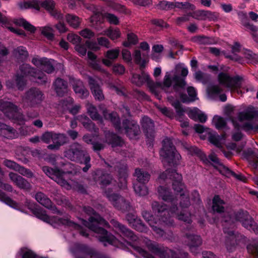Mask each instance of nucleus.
<instances>
[{
  "instance_id": "nucleus-1",
  "label": "nucleus",
  "mask_w": 258,
  "mask_h": 258,
  "mask_svg": "<svg viewBox=\"0 0 258 258\" xmlns=\"http://www.w3.org/2000/svg\"><path fill=\"white\" fill-rule=\"evenodd\" d=\"M171 173L170 178L173 180V186L175 191L180 192V208L173 206L169 209H167L165 207L166 205H160L158 202H154L152 203V208L155 212H157V216L161 218L159 219V224L167 225L171 224L172 220L168 222L167 216H169V218H176L178 220L189 223L190 222V215L184 209L187 207L190 202L188 197L185 195L184 192H182L183 190L184 185L181 183L182 176L181 174H178L174 170L170 171L167 169L165 173L161 174L159 178L160 179H164L167 177V174Z\"/></svg>"
},
{
  "instance_id": "nucleus-2",
  "label": "nucleus",
  "mask_w": 258,
  "mask_h": 258,
  "mask_svg": "<svg viewBox=\"0 0 258 258\" xmlns=\"http://www.w3.org/2000/svg\"><path fill=\"white\" fill-rule=\"evenodd\" d=\"M85 210L87 214L92 216L89 218V222L83 221V224L98 234L97 236L99 240L103 242L105 245L109 244L118 247H122V243L120 240L114 236L108 234L104 229L98 226L99 225L107 226L108 224L107 222L96 214L92 208H85Z\"/></svg>"
},
{
  "instance_id": "nucleus-3",
  "label": "nucleus",
  "mask_w": 258,
  "mask_h": 258,
  "mask_svg": "<svg viewBox=\"0 0 258 258\" xmlns=\"http://www.w3.org/2000/svg\"><path fill=\"white\" fill-rule=\"evenodd\" d=\"M145 243L148 249L151 252V254L148 253L142 248L137 247L136 248V250L144 258H179V257H177L176 253L171 250H166L165 251L161 250L157 245L150 240L147 239ZM186 257L187 254L184 253L181 254L180 258H186Z\"/></svg>"
},
{
  "instance_id": "nucleus-4",
  "label": "nucleus",
  "mask_w": 258,
  "mask_h": 258,
  "mask_svg": "<svg viewBox=\"0 0 258 258\" xmlns=\"http://www.w3.org/2000/svg\"><path fill=\"white\" fill-rule=\"evenodd\" d=\"M160 156L165 167L166 164L172 166L177 164L181 158L180 155L177 153L172 145L171 140L169 138H165L163 141V147L160 151Z\"/></svg>"
},
{
  "instance_id": "nucleus-5",
  "label": "nucleus",
  "mask_w": 258,
  "mask_h": 258,
  "mask_svg": "<svg viewBox=\"0 0 258 258\" xmlns=\"http://www.w3.org/2000/svg\"><path fill=\"white\" fill-rule=\"evenodd\" d=\"M19 6L21 9L32 8L37 10H39L40 7H43L48 11L51 15L56 19L61 20L63 18L62 14L59 12L54 9V4L52 0H45L43 3H40L37 0L23 2L19 4Z\"/></svg>"
},
{
  "instance_id": "nucleus-6",
  "label": "nucleus",
  "mask_w": 258,
  "mask_h": 258,
  "mask_svg": "<svg viewBox=\"0 0 258 258\" xmlns=\"http://www.w3.org/2000/svg\"><path fill=\"white\" fill-rule=\"evenodd\" d=\"M20 74H23L20 76H17L16 79V84L19 89H22L23 87L25 84V77L28 75L33 77L38 80L36 81L39 83L45 82V75L41 72H36L35 70L30 67L27 64H23L20 68Z\"/></svg>"
},
{
  "instance_id": "nucleus-7",
  "label": "nucleus",
  "mask_w": 258,
  "mask_h": 258,
  "mask_svg": "<svg viewBox=\"0 0 258 258\" xmlns=\"http://www.w3.org/2000/svg\"><path fill=\"white\" fill-rule=\"evenodd\" d=\"M173 82L174 83L173 89L177 94L180 95V98L183 102H189L198 99L197 98L196 91L192 87H189L187 88L189 97H187L186 95L180 93L181 90L183 89L186 85L184 79L181 78L179 76H175L173 78Z\"/></svg>"
},
{
  "instance_id": "nucleus-8",
  "label": "nucleus",
  "mask_w": 258,
  "mask_h": 258,
  "mask_svg": "<svg viewBox=\"0 0 258 258\" xmlns=\"http://www.w3.org/2000/svg\"><path fill=\"white\" fill-rule=\"evenodd\" d=\"M65 156L73 161H79L81 163L86 164V167L83 168V171L86 172L90 166L88 163L90 158L89 156L81 150V146L78 144H74L69 150L66 151Z\"/></svg>"
},
{
  "instance_id": "nucleus-9",
  "label": "nucleus",
  "mask_w": 258,
  "mask_h": 258,
  "mask_svg": "<svg viewBox=\"0 0 258 258\" xmlns=\"http://www.w3.org/2000/svg\"><path fill=\"white\" fill-rule=\"evenodd\" d=\"M34 214L38 218L50 224L54 227H57L61 225H64L74 227L78 230L80 229L79 225L72 222L68 219H61L58 217H49L46 214L45 211L40 209H37L35 211Z\"/></svg>"
},
{
  "instance_id": "nucleus-10",
  "label": "nucleus",
  "mask_w": 258,
  "mask_h": 258,
  "mask_svg": "<svg viewBox=\"0 0 258 258\" xmlns=\"http://www.w3.org/2000/svg\"><path fill=\"white\" fill-rule=\"evenodd\" d=\"M218 80L219 84L229 89L231 91H237L242 86L243 80L242 78L236 76L231 77L229 74L221 73L218 75Z\"/></svg>"
},
{
  "instance_id": "nucleus-11",
  "label": "nucleus",
  "mask_w": 258,
  "mask_h": 258,
  "mask_svg": "<svg viewBox=\"0 0 258 258\" xmlns=\"http://www.w3.org/2000/svg\"><path fill=\"white\" fill-rule=\"evenodd\" d=\"M43 171L48 176L64 188L70 189L72 188V185L66 180V179L68 177L67 172L69 173H73V171H69L67 172L61 173L59 170H54L47 166L43 167Z\"/></svg>"
},
{
  "instance_id": "nucleus-12",
  "label": "nucleus",
  "mask_w": 258,
  "mask_h": 258,
  "mask_svg": "<svg viewBox=\"0 0 258 258\" xmlns=\"http://www.w3.org/2000/svg\"><path fill=\"white\" fill-rule=\"evenodd\" d=\"M0 110L10 119L13 120L18 124H22L24 122L22 114L18 111L17 107L10 102L0 100Z\"/></svg>"
},
{
  "instance_id": "nucleus-13",
  "label": "nucleus",
  "mask_w": 258,
  "mask_h": 258,
  "mask_svg": "<svg viewBox=\"0 0 258 258\" xmlns=\"http://www.w3.org/2000/svg\"><path fill=\"white\" fill-rule=\"evenodd\" d=\"M137 181L134 184L135 192L140 196H144L148 194V189L144 183L149 181L150 175L141 169H137L135 173Z\"/></svg>"
},
{
  "instance_id": "nucleus-14",
  "label": "nucleus",
  "mask_w": 258,
  "mask_h": 258,
  "mask_svg": "<svg viewBox=\"0 0 258 258\" xmlns=\"http://www.w3.org/2000/svg\"><path fill=\"white\" fill-rule=\"evenodd\" d=\"M42 140L45 143L53 142L48 148L50 149H57L62 145L66 140V137L62 134H56L51 132H46L42 136Z\"/></svg>"
},
{
  "instance_id": "nucleus-15",
  "label": "nucleus",
  "mask_w": 258,
  "mask_h": 258,
  "mask_svg": "<svg viewBox=\"0 0 258 258\" xmlns=\"http://www.w3.org/2000/svg\"><path fill=\"white\" fill-rule=\"evenodd\" d=\"M236 218L247 229L252 230L254 233L258 232L257 226L246 212H239L236 215Z\"/></svg>"
},
{
  "instance_id": "nucleus-16",
  "label": "nucleus",
  "mask_w": 258,
  "mask_h": 258,
  "mask_svg": "<svg viewBox=\"0 0 258 258\" xmlns=\"http://www.w3.org/2000/svg\"><path fill=\"white\" fill-rule=\"evenodd\" d=\"M173 80H172L170 78V73L167 72L164 77L163 82L162 84L157 83L156 84L154 83L155 86H154V91L153 92L151 90V91L154 93L155 95L158 97V99H160V97H158V91L160 90H162L166 92H168V90L170 89Z\"/></svg>"
},
{
  "instance_id": "nucleus-17",
  "label": "nucleus",
  "mask_w": 258,
  "mask_h": 258,
  "mask_svg": "<svg viewBox=\"0 0 258 258\" xmlns=\"http://www.w3.org/2000/svg\"><path fill=\"white\" fill-rule=\"evenodd\" d=\"M173 80H172L170 78V73L167 72L164 77L163 82L162 84L157 83L156 84L154 83L155 86H154V91L153 92L151 90V91L154 93L155 95L158 97V99H160V97H158V91L160 90H162L166 92H168V90L170 89Z\"/></svg>"
},
{
  "instance_id": "nucleus-18",
  "label": "nucleus",
  "mask_w": 258,
  "mask_h": 258,
  "mask_svg": "<svg viewBox=\"0 0 258 258\" xmlns=\"http://www.w3.org/2000/svg\"><path fill=\"white\" fill-rule=\"evenodd\" d=\"M109 200L112 203L113 206L116 208L124 210L127 209L128 204L124 200L122 197L118 196L116 194H106Z\"/></svg>"
},
{
  "instance_id": "nucleus-19",
  "label": "nucleus",
  "mask_w": 258,
  "mask_h": 258,
  "mask_svg": "<svg viewBox=\"0 0 258 258\" xmlns=\"http://www.w3.org/2000/svg\"><path fill=\"white\" fill-rule=\"evenodd\" d=\"M119 52L120 50L118 48L107 51L104 54L105 58L102 60V63L107 67H110L113 61L117 58Z\"/></svg>"
},
{
  "instance_id": "nucleus-20",
  "label": "nucleus",
  "mask_w": 258,
  "mask_h": 258,
  "mask_svg": "<svg viewBox=\"0 0 258 258\" xmlns=\"http://www.w3.org/2000/svg\"><path fill=\"white\" fill-rule=\"evenodd\" d=\"M132 81L138 86L141 85L144 82H147L150 90L153 92L155 91L154 83L150 80L149 76L147 74H143L142 76L139 75H134L132 79Z\"/></svg>"
},
{
  "instance_id": "nucleus-21",
  "label": "nucleus",
  "mask_w": 258,
  "mask_h": 258,
  "mask_svg": "<svg viewBox=\"0 0 258 258\" xmlns=\"http://www.w3.org/2000/svg\"><path fill=\"white\" fill-rule=\"evenodd\" d=\"M4 164L8 168L18 171L21 174L24 176L28 177H31L33 176L32 173L29 170L20 166L18 164L12 161L6 160L4 161Z\"/></svg>"
},
{
  "instance_id": "nucleus-22",
  "label": "nucleus",
  "mask_w": 258,
  "mask_h": 258,
  "mask_svg": "<svg viewBox=\"0 0 258 258\" xmlns=\"http://www.w3.org/2000/svg\"><path fill=\"white\" fill-rule=\"evenodd\" d=\"M9 177L11 180L19 188L25 189L30 188V184L21 176L16 173L11 172L9 174Z\"/></svg>"
},
{
  "instance_id": "nucleus-23",
  "label": "nucleus",
  "mask_w": 258,
  "mask_h": 258,
  "mask_svg": "<svg viewBox=\"0 0 258 258\" xmlns=\"http://www.w3.org/2000/svg\"><path fill=\"white\" fill-rule=\"evenodd\" d=\"M216 167L220 173L226 176H232L239 180L243 181L244 182L245 181V178L242 174H236L222 164H218Z\"/></svg>"
},
{
  "instance_id": "nucleus-24",
  "label": "nucleus",
  "mask_w": 258,
  "mask_h": 258,
  "mask_svg": "<svg viewBox=\"0 0 258 258\" xmlns=\"http://www.w3.org/2000/svg\"><path fill=\"white\" fill-rule=\"evenodd\" d=\"M123 126L126 133L130 138H134L138 135L139 127L136 123L126 120V122H123Z\"/></svg>"
},
{
  "instance_id": "nucleus-25",
  "label": "nucleus",
  "mask_w": 258,
  "mask_h": 258,
  "mask_svg": "<svg viewBox=\"0 0 258 258\" xmlns=\"http://www.w3.org/2000/svg\"><path fill=\"white\" fill-rule=\"evenodd\" d=\"M89 83L91 90L95 98L98 100L103 99L104 96L100 86L97 83V81L92 78H89Z\"/></svg>"
},
{
  "instance_id": "nucleus-26",
  "label": "nucleus",
  "mask_w": 258,
  "mask_h": 258,
  "mask_svg": "<svg viewBox=\"0 0 258 258\" xmlns=\"http://www.w3.org/2000/svg\"><path fill=\"white\" fill-rule=\"evenodd\" d=\"M142 125L147 137L152 138L154 136V123L148 117H144Z\"/></svg>"
},
{
  "instance_id": "nucleus-27",
  "label": "nucleus",
  "mask_w": 258,
  "mask_h": 258,
  "mask_svg": "<svg viewBox=\"0 0 258 258\" xmlns=\"http://www.w3.org/2000/svg\"><path fill=\"white\" fill-rule=\"evenodd\" d=\"M218 14L209 11H199L194 13L192 16L194 18L199 20H214L218 17Z\"/></svg>"
},
{
  "instance_id": "nucleus-28",
  "label": "nucleus",
  "mask_w": 258,
  "mask_h": 258,
  "mask_svg": "<svg viewBox=\"0 0 258 258\" xmlns=\"http://www.w3.org/2000/svg\"><path fill=\"white\" fill-rule=\"evenodd\" d=\"M188 115L190 118L195 120H199L201 122H205L207 119L206 114L197 108L190 109L188 111Z\"/></svg>"
},
{
  "instance_id": "nucleus-29",
  "label": "nucleus",
  "mask_w": 258,
  "mask_h": 258,
  "mask_svg": "<svg viewBox=\"0 0 258 258\" xmlns=\"http://www.w3.org/2000/svg\"><path fill=\"white\" fill-rule=\"evenodd\" d=\"M28 97V100H30L32 106L39 103L43 98L41 92L38 89L32 90L29 92Z\"/></svg>"
},
{
  "instance_id": "nucleus-30",
  "label": "nucleus",
  "mask_w": 258,
  "mask_h": 258,
  "mask_svg": "<svg viewBox=\"0 0 258 258\" xmlns=\"http://www.w3.org/2000/svg\"><path fill=\"white\" fill-rule=\"evenodd\" d=\"M0 136L7 139H13L16 137L17 133L12 127L0 123Z\"/></svg>"
},
{
  "instance_id": "nucleus-31",
  "label": "nucleus",
  "mask_w": 258,
  "mask_h": 258,
  "mask_svg": "<svg viewBox=\"0 0 258 258\" xmlns=\"http://www.w3.org/2000/svg\"><path fill=\"white\" fill-rule=\"evenodd\" d=\"M224 201L221 200L219 196H215L213 199V210L217 213L224 212Z\"/></svg>"
},
{
  "instance_id": "nucleus-32",
  "label": "nucleus",
  "mask_w": 258,
  "mask_h": 258,
  "mask_svg": "<svg viewBox=\"0 0 258 258\" xmlns=\"http://www.w3.org/2000/svg\"><path fill=\"white\" fill-rule=\"evenodd\" d=\"M103 35H105L108 37L112 40H116L121 36V32L117 28L109 27L102 33Z\"/></svg>"
},
{
  "instance_id": "nucleus-33",
  "label": "nucleus",
  "mask_w": 258,
  "mask_h": 258,
  "mask_svg": "<svg viewBox=\"0 0 258 258\" xmlns=\"http://www.w3.org/2000/svg\"><path fill=\"white\" fill-rule=\"evenodd\" d=\"M55 90L58 95H62L67 91V83L60 79H57L54 84Z\"/></svg>"
},
{
  "instance_id": "nucleus-34",
  "label": "nucleus",
  "mask_w": 258,
  "mask_h": 258,
  "mask_svg": "<svg viewBox=\"0 0 258 258\" xmlns=\"http://www.w3.org/2000/svg\"><path fill=\"white\" fill-rule=\"evenodd\" d=\"M73 87L75 93L80 97H85L89 95L88 91L84 88L82 82L80 80L76 81Z\"/></svg>"
},
{
  "instance_id": "nucleus-35",
  "label": "nucleus",
  "mask_w": 258,
  "mask_h": 258,
  "mask_svg": "<svg viewBox=\"0 0 258 258\" xmlns=\"http://www.w3.org/2000/svg\"><path fill=\"white\" fill-rule=\"evenodd\" d=\"M35 199L38 202L46 208L48 209L52 208L51 201L43 193L41 192L37 193L35 196Z\"/></svg>"
},
{
  "instance_id": "nucleus-36",
  "label": "nucleus",
  "mask_w": 258,
  "mask_h": 258,
  "mask_svg": "<svg viewBox=\"0 0 258 258\" xmlns=\"http://www.w3.org/2000/svg\"><path fill=\"white\" fill-rule=\"evenodd\" d=\"M158 192L160 197L162 198L163 201L171 203L170 204L172 205L174 200L171 198L169 191L166 188L160 186L158 188Z\"/></svg>"
},
{
  "instance_id": "nucleus-37",
  "label": "nucleus",
  "mask_w": 258,
  "mask_h": 258,
  "mask_svg": "<svg viewBox=\"0 0 258 258\" xmlns=\"http://www.w3.org/2000/svg\"><path fill=\"white\" fill-rule=\"evenodd\" d=\"M14 23L18 26L23 27L26 30L30 32H34L35 30V27L23 18L15 19Z\"/></svg>"
},
{
  "instance_id": "nucleus-38",
  "label": "nucleus",
  "mask_w": 258,
  "mask_h": 258,
  "mask_svg": "<svg viewBox=\"0 0 258 258\" xmlns=\"http://www.w3.org/2000/svg\"><path fill=\"white\" fill-rule=\"evenodd\" d=\"M111 223L115 228V231L117 232H120L125 235L131 236V231L126 229L124 226L121 225L114 220H112Z\"/></svg>"
},
{
  "instance_id": "nucleus-39",
  "label": "nucleus",
  "mask_w": 258,
  "mask_h": 258,
  "mask_svg": "<svg viewBox=\"0 0 258 258\" xmlns=\"http://www.w3.org/2000/svg\"><path fill=\"white\" fill-rule=\"evenodd\" d=\"M32 62L35 66L41 69H42L43 66L46 67L47 65L49 66L50 70L51 69V67L50 66V64L48 63L47 58H46L35 57L32 59Z\"/></svg>"
},
{
  "instance_id": "nucleus-40",
  "label": "nucleus",
  "mask_w": 258,
  "mask_h": 258,
  "mask_svg": "<svg viewBox=\"0 0 258 258\" xmlns=\"http://www.w3.org/2000/svg\"><path fill=\"white\" fill-rule=\"evenodd\" d=\"M188 245L191 248L193 247L200 246L202 243V239L198 235H190L187 237Z\"/></svg>"
},
{
  "instance_id": "nucleus-41",
  "label": "nucleus",
  "mask_w": 258,
  "mask_h": 258,
  "mask_svg": "<svg viewBox=\"0 0 258 258\" xmlns=\"http://www.w3.org/2000/svg\"><path fill=\"white\" fill-rule=\"evenodd\" d=\"M66 19L69 24L74 28H77L80 25V19L79 17L76 16L68 14L66 16Z\"/></svg>"
},
{
  "instance_id": "nucleus-42",
  "label": "nucleus",
  "mask_w": 258,
  "mask_h": 258,
  "mask_svg": "<svg viewBox=\"0 0 258 258\" xmlns=\"http://www.w3.org/2000/svg\"><path fill=\"white\" fill-rule=\"evenodd\" d=\"M73 103V99L69 98L67 102H64L62 106L64 109H66L69 110V111L73 114H76L79 110L80 107L79 105H76L73 108H71L72 104Z\"/></svg>"
},
{
  "instance_id": "nucleus-43",
  "label": "nucleus",
  "mask_w": 258,
  "mask_h": 258,
  "mask_svg": "<svg viewBox=\"0 0 258 258\" xmlns=\"http://www.w3.org/2000/svg\"><path fill=\"white\" fill-rule=\"evenodd\" d=\"M225 138V134H223L221 137L211 135L209 137V141L215 146L219 147L221 146L222 144L224 143Z\"/></svg>"
},
{
  "instance_id": "nucleus-44",
  "label": "nucleus",
  "mask_w": 258,
  "mask_h": 258,
  "mask_svg": "<svg viewBox=\"0 0 258 258\" xmlns=\"http://www.w3.org/2000/svg\"><path fill=\"white\" fill-rule=\"evenodd\" d=\"M138 41L137 36L133 33H128L127 35V41L122 43L125 47H128L131 45L136 44Z\"/></svg>"
},
{
  "instance_id": "nucleus-45",
  "label": "nucleus",
  "mask_w": 258,
  "mask_h": 258,
  "mask_svg": "<svg viewBox=\"0 0 258 258\" xmlns=\"http://www.w3.org/2000/svg\"><path fill=\"white\" fill-rule=\"evenodd\" d=\"M222 91V89L217 85L210 86L207 90L209 96L211 98H214L219 95Z\"/></svg>"
},
{
  "instance_id": "nucleus-46",
  "label": "nucleus",
  "mask_w": 258,
  "mask_h": 258,
  "mask_svg": "<svg viewBox=\"0 0 258 258\" xmlns=\"http://www.w3.org/2000/svg\"><path fill=\"white\" fill-rule=\"evenodd\" d=\"M212 122L217 129L222 128L226 124L225 120L222 117L218 115H216L213 117Z\"/></svg>"
},
{
  "instance_id": "nucleus-47",
  "label": "nucleus",
  "mask_w": 258,
  "mask_h": 258,
  "mask_svg": "<svg viewBox=\"0 0 258 258\" xmlns=\"http://www.w3.org/2000/svg\"><path fill=\"white\" fill-rule=\"evenodd\" d=\"M103 113L106 119L110 120L115 124L116 127H118L117 123L119 121V118L116 113L113 112L108 114L106 111H103Z\"/></svg>"
},
{
  "instance_id": "nucleus-48",
  "label": "nucleus",
  "mask_w": 258,
  "mask_h": 258,
  "mask_svg": "<svg viewBox=\"0 0 258 258\" xmlns=\"http://www.w3.org/2000/svg\"><path fill=\"white\" fill-rule=\"evenodd\" d=\"M149 215L148 213H146L145 215H144V217L148 221L149 224L151 226L153 230L156 232V234H158L159 236H162L164 234V231L159 227H157V226H155L153 224V220L151 219H148L147 216Z\"/></svg>"
},
{
  "instance_id": "nucleus-49",
  "label": "nucleus",
  "mask_w": 258,
  "mask_h": 258,
  "mask_svg": "<svg viewBox=\"0 0 258 258\" xmlns=\"http://www.w3.org/2000/svg\"><path fill=\"white\" fill-rule=\"evenodd\" d=\"M41 33L48 39L51 40L53 38V30L50 26H45L41 28Z\"/></svg>"
},
{
  "instance_id": "nucleus-50",
  "label": "nucleus",
  "mask_w": 258,
  "mask_h": 258,
  "mask_svg": "<svg viewBox=\"0 0 258 258\" xmlns=\"http://www.w3.org/2000/svg\"><path fill=\"white\" fill-rule=\"evenodd\" d=\"M254 112L251 110H248L245 112H240L238 115V119L240 121L248 120L253 117Z\"/></svg>"
},
{
  "instance_id": "nucleus-51",
  "label": "nucleus",
  "mask_w": 258,
  "mask_h": 258,
  "mask_svg": "<svg viewBox=\"0 0 258 258\" xmlns=\"http://www.w3.org/2000/svg\"><path fill=\"white\" fill-rule=\"evenodd\" d=\"M110 7L114 10L120 13H123L127 15L130 14L131 13V11L127 9H126L124 6L118 4H112L110 5Z\"/></svg>"
},
{
  "instance_id": "nucleus-52",
  "label": "nucleus",
  "mask_w": 258,
  "mask_h": 258,
  "mask_svg": "<svg viewBox=\"0 0 258 258\" xmlns=\"http://www.w3.org/2000/svg\"><path fill=\"white\" fill-rule=\"evenodd\" d=\"M87 108L89 114L93 119L97 120L99 119V116L96 111V109L92 104H87Z\"/></svg>"
},
{
  "instance_id": "nucleus-53",
  "label": "nucleus",
  "mask_w": 258,
  "mask_h": 258,
  "mask_svg": "<svg viewBox=\"0 0 258 258\" xmlns=\"http://www.w3.org/2000/svg\"><path fill=\"white\" fill-rule=\"evenodd\" d=\"M0 200L3 201L10 207H12L14 208H17V203L15 202L12 200L9 197H7L4 193L0 194Z\"/></svg>"
},
{
  "instance_id": "nucleus-54",
  "label": "nucleus",
  "mask_w": 258,
  "mask_h": 258,
  "mask_svg": "<svg viewBox=\"0 0 258 258\" xmlns=\"http://www.w3.org/2000/svg\"><path fill=\"white\" fill-rule=\"evenodd\" d=\"M88 57L90 59H91L92 61V62L91 63V65L92 67V68L95 70H100V66L98 63H97V62L95 60L96 58V56L92 52L88 51Z\"/></svg>"
},
{
  "instance_id": "nucleus-55",
  "label": "nucleus",
  "mask_w": 258,
  "mask_h": 258,
  "mask_svg": "<svg viewBox=\"0 0 258 258\" xmlns=\"http://www.w3.org/2000/svg\"><path fill=\"white\" fill-rule=\"evenodd\" d=\"M247 250L248 252L255 255L258 258V242L254 241L253 243L249 244Z\"/></svg>"
},
{
  "instance_id": "nucleus-56",
  "label": "nucleus",
  "mask_w": 258,
  "mask_h": 258,
  "mask_svg": "<svg viewBox=\"0 0 258 258\" xmlns=\"http://www.w3.org/2000/svg\"><path fill=\"white\" fill-rule=\"evenodd\" d=\"M168 99L171 103V105L175 108L176 111L177 113L180 114L183 112V109L181 107V104L178 101H174L172 96L168 97Z\"/></svg>"
},
{
  "instance_id": "nucleus-57",
  "label": "nucleus",
  "mask_w": 258,
  "mask_h": 258,
  "mask_svg": "<svg viewBox=\"0 0 258 258\" xmlns=\"http://www.w3.org/2000/svg\"><path fill=\"white\" fill-rule=\"evenodd\" d=\"M16 56L21 57L22 58H26L28 56V53L25 48L23 47H19L15 51Z\"/></svg>"
},
{
  "instance_id": "nucleus-58",
  "label": "nucleus",
  "mask_w": 258,
  "mask_h": 258,
  "mask_svg": "<svg viewBox=\"0 0 258 258\" xmlns=\"http://www.w3.org/2000/svg\"><path fill=\"white\" fill-rule=\"evenodd\" d=\"M79 120L86 128L89 130H90L91 128H93L94 124L86 116H81L80 117Z\"/></svg>"
},
{
  "instance_id": "nucleus-59",
  "label": "nucleus",
  "mask_w": 258,
  "mask_h": 258,
  "mask_svg": "<svg viewBox=\"0 0 258 258\" xmlns=\"http://www.w3.org/2000/svg\"><path fill=\"white\" fill-rule=\"evenodd\" d=\"M104 17L110 23L114 25H117L119 23L118 18L113 14L106 13Z\"/></svg>"
},
{
  "instance_id": "nucleus-60",
  "label": "nucleus",
  "mask_w": 258,
  "mask_h": 258,
  "mask_svg": "<svg viewBox=\"0 0 258 258\" xmlns=\"http://www.w3.org/2000/svg\"><path fill=\"white\" fill-rule=\"evenodd\" d=\"M67 38L70 42L73 44H76V45L78 44V43H80L81 41V38L80 36L73 33L69 34Z\"/></svg>"
},
{
  "instance_id": "nucleus-61",
  "label": "nucleus",
  "mask_w": 258,
  "mask_h": 258,
  "mask_svg": "<svg viewBox=\"0 0 258 258\" xmlns=\"http://www.w3.org/2000/svg\"><path fill=\"white\" fill-rule=\"evenodd\" d=\"M163 47L161 45H156L153 47V53L152 58L153 59L157 60L158 58L156 56V53H160L163 51Z\"/></svg>"
},
{
  "instance_id": "nucleus-62",
  "label": "nucleus",
  "mask_w": 258,
  "mask_h": 258,
  "mask_svg": "<svg viewBox=\"0 0 258 258\" xmlns=\"http://www.w3.org/2000/svg\"><path fill=\"white\" fill-rule=\"evenodd\" d=\"M121 53L122 58L124 61L127 62H130L132 61L131 53L129 50L124 49L122 50Z\"/></svg>"
},
{
  "instance_id": "nucleus-63",
  "label": "nucleus",
  "mask_w": 258,
  "mask_h": 258,
  "mask_svg": "<svg viewBox=\"0 0 258 258\" xmlns=\"http://www.w3.org/2000/svg\"><path fill=\"white\" fill-rule=\"evenodd\" d=\"M113 71L116 74L121 75L125 72L124 67L120 64H116L113 67Z\"/></svg>"
},
{
  "instance_id": "nucleus-64",
  "label": "nucleus",
  "mask_w": 258,
  "mask_h": 258,
  "mask_svg": "<svg viewBox=\"0 0 258 258\" xmlns=\"http://www.w3.org/2000/svg\"><path fill=\"white\" fill-rule=\"evenodd\" d=\"M75 50L81 56H84L86 55L87 49L84 45L80 44H77L75 46Z\"/></svg>"
}]
</instances>
